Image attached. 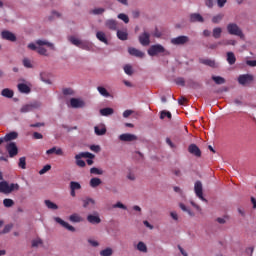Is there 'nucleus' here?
<instances>
[{
    "label": "nucleus",
    "instance_id": "obj_11",
    "mask_svg": "<svg viewBox=\"0 0 256 256\" xmlns=\"http://www.w3.org/2000/svg\"><path fill=\"white\" fill-rule=\"evenodd\" d=\"M137 139V135L131 133H124L119 136V140L124 141L125 143H131L133 141H137Z\"/></svg>",
    "mask_w": 256,
    "mask_h": 256
},
{
    "label": "nucleus",
    "instance_id": "obj_15",
    "mask_svg": "<svg viewBox=\"0 0 256 256\" xmlns=\"http://www.w3.org/2000/svg\"><path fill=\"white\" fill-rule=\"evenodd\" d=\"M54 221H56V223H59V225H61L65 229H68V231H71L72 233H74L75 227L71 226L69 223L65 222L63 219L59 217H55Z\"/></svg>",
    "mask_w": 256,
    "mask_h": 256
},
{
    "label": "nucleus",
    "instance_id": "obj_55",
    "mask_svg": "<svg viewBox=\"0 0 256 256\" xmlns=\"http://www.w3.org/2000/svg\"><path fill=\"white\" fill-rule=\"evenodd\" d=\"M12 229H13V224H7L4 227L2 233L5 235V234L9 233Z\"/></svg>",
    "mask_w": 256,
    "mask_h": 256
},
{
    "label": "nucleus",
    "instance_id": "obj_7",
    "mask_svg": "<svg viewBox=\"0 0 256 256\" xmlns=\"http://www.w3.org/2000/svg\"><path fill=\"white\" fill-rule=\"evenodd\" d=\"M194 192L196 194V196L198 197V199H201V201H204L205 203H207V199H205V197H203V183H201V181H196L194 184Z\"/></svg>",
    "mask_w": 256,
    "mask_h": 256
},
{
    "label": "nucleus",
    "instance_id": "obj_31",
    "mask_svg": "<svg viewBox=\"0 0 256 256\" xmlns=\"http://www.w3.org/2000/svg\"><path fill=\"white\" fill-rule=\"evenodd\" d=\"M199 63H201L202 65H207L208 67H215V60L200 59Z\"/></svg>",
    "mask_w": 256,
    "mask_h": 256
},
{
    "label": "nucleus",
    "instance_id": "obj_6",
    "mask_svg": "<svg viewBox=\"0 0 256 256\" xmlns=\"http://www.w3.org/2000/svg\"><path fill=\"white\" fill-rule=\"evenodd\" d=\"M40 107H41V102L33 101V102L23 105L20 109V112L30 113V111H35V109H39Z\"/></svg>",
    "mask_w": 256,
    "mask_h": 256
},
{
    "label": "nucleus",
    "instance_id": "obj_38",
    "mask_svg": "<svg viewBox=\"0 0 256 256\" xmlns=\"http://www.w3.org/2000/svg\"><path fill=\"white\" fill-rule=\"evenodd\" d=\"M70 221H72V223H81V221H83V218H81L79 214H72L70 216Z\"/></svg>",
    "mask_w": 256,
    "mask_h": 256
},
{
    "label": "nucleus",
    "instance_id": "obj_33",
    "mask_svg": "<svg viewBox=\"0 0 256 256\" xmlns=\"http://www.w3.org/2000/svg\"><path fill=\"white\" fill-rule=\"evenodd\" d=\"M221 33H223V29H221V27H216L212 31V35H213L214 39H220Z\"/></svg>",
    "mask_w": 256,
    "mask_h": 256
},
{
    "label": "nucleus",
    "instance_id": "obj_8",
    "mask_svg": "<svg viewBox=\"0 0 256 256\" xmlns=\"http://www.w3.org/2000/svg\"><path fill=\"white\" fill-rule=\"evenodd\" d=\"M138 41L143 47H147L151 44V34L149 32H143L139 35Z\"/></svg>",
    "mask_w": 256,
    "mask_h": 256
},
{
    "label": "nucleus",
    "instance_id": "obj_24",
    "mask_svg": "<svg viewBox=\"0 0 256 256\" xmlns=\"http://www.w3.org/2000/svg\"><path fill=\"white\" fill-rule=\"evenodd\" d=\"M70 105L74 109H79V107H83V101L77 99V98H71L70 99Z\"/></svg>",
    "mask_w": 256,
    "mask_h": 256
},
{
    "label": "nucleus",
    "instance_id": "obj_10",
    "mask_svg": "<svg viewBox=\"0 0 256 256\" xmlns=\"http://www.w3.org/2000/svg\"><path fill=\"white\" fill-rule=\"evenodd\" d=\"M6 150L8 151L9 157H15L19 153L17 144L15 142H10L6 145Z\"/></svg>",
    "mask_w": 256,
    "mask_h": 256
},
{
    "label": "nucleus",
    "instance_id": "obj_14",
    "mask_svg": "<svg viewBox=\"0 0 256 256\" xmlns=\"http://www.w3.org/2000/svg\"><path fill=\"white\" fill-rule=\"evenodd\" d=\"M17 137H19V134H17V132H10V133L6 134L5 137L0 138V145L2 143L8 142V141H13V140L17 139Z\"/></svg>",
    "mask_w": 256,
    "mask_h": 256
},
{
    "label": "nucleus",
    "instance_id": "obj_41",
    "mask_svg": "<svg viewBox=\"0 0 256 256\" xmlns=\"http://www.w3.org/2000/svg\"><path fill=\"white\" fill-rule=\"evenodd\" d=\"M69 41L70 43H72V45H75V47H79V45H81L82 40H79V38H76L75 36H70Z\"/></svg>",
    "mask_w": 256,
    "mask_h": 256
},
{
    "label": "nucleus",
    "instance_id": "obj_52",
    "mask_svg": "<svg viewBox=\"0 0 256 256\" xmlns=\"http://www.w3.org/2000/svg\"><path fill=\"white\" fill-rule=\"evenodd\" d=\"M47 171H51V165H49V164L45 165V166L39 171V175H45V173H47Z\"/></svg>",
    "mask_w": 256,
    "mask_h": 256
},
{
    "label": "nucleus",
    "instance_id": "obj_25",
    "mask_svg": "<svg viewBox=\"0 0 256 256\" xmlns=\"http://www.w3.org/2000/svg\"><path fill=\"white\" fill-rule=\"evenodd\" d=\"M227 62L230 64V65H235V63L237 62V58L235 57V53L233 52H227Z\"/></svg>",
    "mask_w": 256,
    "mask_h": 256
},
{
    "label": "nucleus",
    "instance_id": "obj_62",
    "mask_svg": "<svg viewBox=\"0 0 256 256\" xmlns=\"http://www.w3.org/2000/svg\"><path fill=\"white\" fill-rule=\"evenodd\" d=\"M246 65H249V67H256V60H247Z\"/></svg>",
    "mask_w": 256,
    "mask_h": 256
},
{
    "label": "nucleus",
    "instance_id": "obj_36",
    "mask_svg": "<svg viewBox=\"0 0 256 256\" xmlns=\"http://www.w3.org/2000/svg\"><path fill=\"white\" fill-rule=\"evenodd\" d=\"M45 205L48 209L57 210L59 209V206L57 204L53 203L51 200H45Z\"/></svg>",
    "mask_w": 256,
    "mask_h": 256
},
{
    "label": "nucleus",
    "instance_id": "obj_17",
    "mask_svg": "<svg viewBox=\"0 0 256 256\" xmlns=\"http://www.w3.org/2000/svg\"><path fill=\"white\" fill-rule=\"evenodd\" d=\"M191 23H204L205 19L199 13H193L190 15Z\"/></svg>",
    "mask_w": 256,
    "mask_h": 256
},
{
    "label": "nucleus",
    "instance_id": "obj_61",
    "mask_svg": "<svg viewBox=\"0 0 256 256\" xmlns=\"http://www.w3.org/2000/svg\"><path fill=\"white\" fill-rule=\"evenodd\" d=\"M176 85H181V87H185V79L177 78L176 79Z\"/></svg>",
    "mask_w": 256,
    "mask_h": 256
},
{
    "label": "nucleus",
    "instance_id": "obj_47",
    "mask_svg": "<svg viewBox=\"0 0 256 256\" xmlns=\"http://www.w3.org/2000/svg\"><path fill=\"white\" fill-rule=\"evenodd\" d=\"M18 165H19L20 169H26V167H27V162H26L25 157H21V158L19 159Z\"/></svg>",
    "mask_w": 256,
    "mask_h": 256
},
{
    "label": "nucleus",
    "instance_id": "obj_4",
    "mask_svg": "<svg viewBox=\"0 0 256 256\" xmlns=\"http://www.w3.org/2000/svg\"><path fill=\"white\" fill-rule=\"evenodd\" d=\"M159 53H163V55H171V53L165 50V47H163L161 44L152 45L148 49V55H150V57H155L159 55Z\"/></svg>",
    "mask_w": 256,
    "mask_h": 256
},
{
    "label": "nucleus",
    "instance_id": "obj_50",
    "mask_svg": "<svg viewBox=\"0 0 256 256\" xmlns=\"http://www.w3.org/2000/svg\"><path fill=\"white\" fill-rule=\"evenodd\" d=\"M165 117H167L168 119H171L172 115L171 112L169 111H161L160 113V119H165Z\"/></svg>",
    "mask_w": 256,
    "mask_h": 256
},
{
    "label": "nucleus",
    "instance_id": "obj_27",
    "mask_svg": "<svg viewBox=\"0 0 256 256\" xmlns=\"http://www.w3.org/2000/svg\"><path fill=\"white\" fill-rule=\"evenodd\" d=\"M113 113H115L113 108L100 109V114L102 115V117H109V115H113Z\"/></svg>",
    "mask_w": 256,
    "mask_h": 256
},
{
    "label": "nucleus",
    "instance_id": "obj_34",
    "mask_svg": "<svg viewBox=\"0 0 256 256\" xmlns=\"http://www.w3.org/2000/svg\"><path fill=\"white\" fill-rule=\"evenodd\" d=\"M223 17H225V14H222V13L213 16L212 23H214L216 25L221 23V21H223Z\"/></svg>",
    "mask_w": 256,
    "mask_h": 256
},
{
    "label": "nucleus",
    "instance_id": "obj_32",
    "mask_svg": "<svg viewBox=\"0 0 256 256\" xmlns=\"http://www.w3.org/2000/svg\"><path fill=\"white\" fill-rule=\"evenodd\" d=\"M97 91L102 95V97H111V94H109V91H107V89L103 86H98Z\"/></svg>",
    "mask_w": 256,
    "mask_h": 256
},
{
    "label": "nucleus",
    "instance_id": "obj_29",
    "mask_svg": "<svg viewBox=\"0 0 256 256\" xmlns=\"http://www.w3.org/2000/svg\"><path fill=\"white\" fill-rule=\"evenodd\" d=\"M18 90L20 91V93H31V88H29L27 84L24 83L18 84Z\"/></svg>",
    "mask_w": 256,
    "mask_h": 256
},
{
    "label": "nucleus",
    "instance_id": "obj_21",
    "mask_svg": "<svg viewBox=\"0 0 256 256\" xmlns=\"http://www.w3.org/2000/svg\"><path fill=\"white\" fill-rule=\"evenodd\" d=\"M94 131L98 136L105 135L107 127H105V124H100L94 127Z\"/></svg>",
    "mask_w": 256,
    "mask_h": 256
},
{
    "label": "nucleus",
    "instance_id": "obj_30",
    "mask_svg": "<svg viewBox=\"0 0 256 256\" xmlns=\"http://www.w3.org/2000/svg\"><path fill=\"white\" fill-rule=\"evenodd\" d=\"M102 181L100 178H91L90 180V187H92L93 189L99 187V185H101Z\"/></svg>",
    "mask_w": 256,
    "mask_h": 256
},
{
    "label": "nucleus",
    "instance_id": "obj_43",
    "mask_svg": "<svg viewBox=\"0 0 256 256\" xmlns=\"http://www.w3.org/2000/svg\"><path fill=\"white\" fill-rule=\"evenodd\" d=\"M101 256H111L113 255V249L105 248L104 250L100 251Z\"/></svg>",
    "mask_w": 256,
    "mask_h": 256
},
{
    "label": "nucleus",
    "instance_id": "obj_12",
    "mask_svg": "<svg viewBox=\"0 0 256 256\" xmlns=\"http://www.w3.org/2000/svg\"><path fill=\"white\" fill-rule=\"evenodd\" d=\"M1 37L2 39H4L5 41H11L12 43H14V41H17V36H15L13 34V32L8 31V30H3L1 32Z\"/></svg>",
    "mask_w": 256,
    "mask_h": 256
},
{
    "label": "nucleus",
    "instance_id": "obj_35",
    "mask_svg": "<svg viewBox=\"0 0 256 256\" xmlns=\"http://www.w3.org/2000/svg\"><path fill=\"white\" fill-rule=\"evenodd\" d=\"M136 249L140 251V253H147V245L144 242H138Z\"/></svg>",
    "mask_w": 256,
    "mask_h": 256
},
{
    "label": "nucleus",
    "instance_id": "obj_44",
    "mask_svg": "<svg viewBox=\"0 0 256 256\" xmlns=\"http://www.w3.org/2000/svg\"><path fill=\"white\" fill-rule=\"evenodd\" d=\"M83 207L87 208L89 207V205H95V200L91 199V198H86L85 200H83Z\"/></svg>",
    "mask_w": 256,
    "mask_h": 256
},
{
    "label": "nucleus",
    "instance_id": "obj_23",
    "mask_svg": "<svg viewBox=\"0 0 256 256\" xmlns=\"http://www.w3.org/2000/svg\"><path fill=\"white\" fill-rule=\"evenodd\" d=\"M2 97H6V99H13V96L15 95V92L9 88H5L1 91Z\"/></svg>",
    "mask_w": 256,
    "mask_h": 256
},
{
    "label": "nucleus",
    "instance_id": "obj_26",
    "mask_svg": "<svg viewBox=\"0 0 256 256\" xmlns=\"http://www.w3.org/2000/svg\"><path fill=\"white\" fill-rule=\"evenodd\" d=\"M117 37L120 41H127V39H129V34L127 31L117 30Z\"/></svg>",
    "mask_w": 256,
    "mask_h": 256
},
{
    "label": "nucleus",
    "instance_id": "obj_56",
    "mask_svg": "<svg viewBox=\"0 0 256 256\" xmlns=\"http://www.w3.org/2000/svg\"><path fill=\"white\" fill-rule=\"evenodd\" d=\"M114 209H124V210H127V206H125V204L121 203V202H117L115 205H114Z\"/></svg>",
    "mask_w": 256,
    "mask_h": 256
},
{
    "label": "nucleus",
    "instance_id": "obj_37",
    "mask_svg": "<svg viewBox=\"0 0 256 256\" xmlns=\"http://www.w3.org/2000/svg\"><path fill=\"white\" fill-rule=\"evenodd\" d=\"M80 49H84L85 51H89L91 49V44L87 41H81L80 45L78 46Z\"/></svg>",
    "mask_w": 256,
    "mask_h": 256
},
{
    "label": "nucleus",
    "instance_id": "obj_40",
    "mask_svg": "<svg viewBox=\"0 0 256 256\" xmlns=\"http://www.w3.org/2000/svg\"><path fill=\"white\" fill-rule=\"evenodd\" d=\"M3 205H4V207H7V208L13 207V205H15V201H13V199H11V198H5L3 200Z\"/></svg>",
    "mask_w": 256,
    "mask_h": 256
},
{
    "label": "nucleus",
    "instance_id": "obj_1",
    "mask_svg": "<svg viewBox=\"0 0 256 256\" xmlns=\"http://www.w3.org/2000/svg\"><path fill=\"white\" fill-rule=\"evenodd\" d=\"M43 45L49 47V49H52V51H55V45L47 40H36V45L34 43L28 44V49H31V51H37L39 55L47 56V49H45Z\"/></svg>",
    "mask_w": 256,
    "mask_h": 256
},
{
    "label": "nucleus",
    "instance_id": "obj_53",
    "mask_svg": "<svg viewBox=\"0 0 256 256\" xmlns=\"http://www.w3.org/2000/svg\"><path fill=\"white\" fill-rule=\"evenodd\" d=\"M62 93L63 95H75V91L72 88H64Z\"/></svg>",
    "mask_w": 256,
    "mask_h": 256
},
{
    "label": "nucleus",
    "instance_id": "obj_3",
    "mask_svg": "<svg viewBox=\"0 0 256 256\" xmlns=\"http://www.w3.org/2000/svg\"><path fill=\"white\" fill-rule=\"evenodd\" d=\"M226 29L229 35H235L236 37H240V39L245 38V34L243 33V30L235 22L229 23L226 26Z\"/></svg>",
    "mask_w": 256,
    "mask_h": 256
},
{
    "label": "nucleus",
    "instance_id": "obj_64",
    "mask_svg": "<svg viewBox=\"0 0 256 256\" xmlns=\"http://www.w3.org/2000/svg\"><path fill=\"white\" fill-rule=\"evenodd\" d=\"M213 1L214 0H205L206 7H209V9H212L213 7Z\"/></svg>",
    "mask_w": 256,
    "mask_h": 256
},
{
    "label": "nucleus",
    "instance_id": "obj_16",
    "mask_svg": "<svg viewBox=\"0 0 256 256\" xmlns=\"http://www.w3.org/2000/svg\"><path fill=\"white\" fill-rule=\"evenodd\" d=\"M119 23L117 20L109 19L105 22V26L110 29V31H117Z\"/></svg>",
    "mask_w": 256,
    "mask_h": 256
},
{
    "label": "nucleus",
    "instance_id": "obj_5",
    "mask_svg": "<svg viewBox=\"0 0 256 256\" xmlns=\"http://www.w3.org/2000/svg\"><path fill=\"white\" fill-rule=\"evenodd\" d=\"M95 159V155L91 154L90 152H81L77 155H75L76 165L78 167H85L87 164L84 160L81 159Z\"/></svg>",
    "mask_w": 256,
    "mask_h": 256
},
{
    "label": "nucleus",
    "instance_id": "obj_39",
    "mask_svg": "<svg viewBox=\"0 0 256 256\" xmlns=\"http://www.w3.org/2000/svg\"><path fill=\"white\" fill-rule=\"evenodd\" d=\"M212 79L214 80L216 85H223V84H225V78H223L221 76H212Z\"/></svg>",
    "mask_w": 256,
    "mask_h": 256
},
{
    "label": "nucleus",
    "instance_id": "obj_13",
    "mask_svg": "<svg viewBox=\"0 0 256 256\" xmlns=\"http://www.w3.org/2000/svg\"><path fill=\"white\" fill-rule=\"evenodd\" d=\"M172 45H185L189 43V38L187 36H178L171 39Z\"/></svg>",
    "mask_w": 256,
    "mask_h": 256
},
{
    "label": "nucleus",
    "instance_id": "obj_2",
    "mask_svg": "<svg viewBox=\"0 0 256 256\" xmlns=\"http://www.w3.org/2000/svg\"><path fill=\"white\" fill-rule=\"evenodd\" d=\"M20 186L17 183H11L7 181H1L0 182V193H3L4 195H9L13 193V191H19Z\"/></svg>",
    "mask_w": 256,
    "mask_h": 256
},
{
    "label": "nucleus",
    "instance_id": "obj_22",
    "mask_svg": "<svg viewBox=\"0 0 256 256\" xmlns=\"http://www.w3.org/2000/svg\"><path fill=\"white\" fill-rule=\"evenodd\" d=\"M96 37L98 41H101V43H104L105 45H109V40H107V36L105 35V32L98 31L96 33Z\"/></svg>",
    "mask_w": 256,
    "mask_h": 256
},
{
    "label": "nucleus",
    "instance_id": "obj_46",
    "mask_svg": "<svg viewBox=\"0 0 256 256\" xmlns=\"http://www.w3.org/2000/svg\"><path fill=\"white\" fill-rule=\"evenodd\" d=\"M124 73H126V75H133V67L129 64L125 65Z\"/></svg>",
    "mask_w": 256,
    "mask_h": 256
},
{
    "label": "nucleus",
    "instance_id": "obj_42",
    "mask_svg": "<svg viewBox=\"0 0 256 256\" xmlns=\"http://www.w3.org/2000/svg\"><path fill=\"white\" fill-rule=\"evenodd\" d=\"M70 189L79 191V189H81V184L79 182L72 181L70 182Z\"/></svg>",
    "mask_w": 256,
    "mask_h": 256
},
{
    "label": "nucleus",
    "instance_id": "obj_9",
    "mask_svg": "<svg viewBox=\"0 0 256 256\" xmlns=\"http://www.w3.org/2000/svg\"><path fill=\"white\" fill-rule=\"evenodd\" d=\"M239 85H251L253 83V75L251 74H242L238 77Z\"/></svg>",
    "mask_w": 256,
    "mask_h": 256
},
{
    "label": "nucleus",
    "instance_id": "obj_18",
    "mask_svg": "<svg viewBox=\"0 0 256 256\" xmlns=\"http://www.w3.org/2000/svg\"><path fill=\"white\" fill-rule=\"evenodd\" d=\"M188 151L191 155H195V157H201V149H199L196 144H191L188 147Z\"/></svg>",
    "mask_w": 256,
    "mask_h": 256
},
{
    "label": "nucleus",
    "instance_id": "obj_58",
    "mask_svg": "<svg viewBox=\"0 0 256 256\" xmlns=\"http://www.w3.org/2000/svg\"><path fill=\"white\" fill-rule=\"evenodd\" d=\"M90 149L94 152V153H99V151H101V146L99 145H91Z\"/></svg>",
    "mask_w": 256,
    "mask_h": 256
},
{
    "label": "nucleus",
    "instance_id": "obj_45",
    "mask_svg": "<svg viewBox=\"0 0 256 256\" xmlns=\"http://www.w3.org/2000/svg\"><path fill=\"white\" fill-rule=\"evenodd\" d=\"M90 173H91V175H103V170H101L97 167H93L90 169Z\"/></svg>",
    "mask_w": 256,
    "mask_h": 256
},
{
    "label": "nucleus",
    "instance_id": "obj_19",
    "mask_svg": "<svg viewBox=\"0 0 256 256\" xmlns=\"http://www.w3.org/2000/svg\"><path fill=\"white\" fill-rule=\"evenodd\" d=\"M128 53L133 57H139L140 59H143V57H145V53L136 48H129Z\"/></svg>",
    "mask_w": 256,
    "mask_h": 256
},
{
    "label": "nucleus",
    "instance_id": "obj_60",
    "mask_svg": "<svg viewBox=\"0 0 256 256\" xmlns=\"http://www.w3.org/2000/svg\"><path fill=\"white\" fill-rule=\"evenodd\" d=\"M131 115H133V110H125L123 112L124 119H127V118L131 117Z\"/></svg>",
    "mask_w": 256,
    "mask_h": 256
},
{
    "label": "nucleus",
    "instance_id": "obj_49",
    "mask_svg": "<svg viewBox=\"0 0 256 256\" xmlns=\"http://www.w3.org/2000/svg\"><path fill=\"white\" fill-rule=\"evenodd\" d=\"M218 45H237V41L231 39V40H226V41H223V42H219Z\"/></svg>",
    "mask_w": 256,
    "mask_h": 256
},
{
    "label": "nucleus",
    "instance_id": "obj_28",
    "mask_svg": "<svg viewBox=\"0 0 256 256\" xmlns=\"http://www.w3.org/2000/svg\"><path fill=\"white\" fill-rule=\"evenodd\" d=\"M55 153L56 155H63V150L61 148L52 147L51 149L46 151L47 155H53Z\"/></svg>",
    "mask_w": 256,
    "mask_h": 256
},
{
    "label": "nucleus",
    "instance_id": "obj_59",
    "mask_svg": "<svg viewBox=\"0 0 256 256\" xmlns=\"http://www.w3.org/2000/svg\"><path fill=\"white\" fill-rule=\"evenodd\" d=\"M43 241L41 239H36L32 241V247H39V245H42Z\"/></svg>",
    "mask_w": 256,
    "mask_h": 256
},
{
    "label": "nucleus",
    "instance_id": "obj_63",
    "mask_svg": "<svg viewBox=\"0 0 256 256\" xmlns=\"http://www.w3.org/2000/svg\"><path fill=\"white\" fill-rule=\"evenodd\" d=\"M33 138L34 139H43V134H41L39 132H34L33 133Z\"/></svg>",
    "mask_w": 256,
    "mask_h": 256
},
{
    "label": "nucleus",
    "instance_id": "obj_54",
    "mask_svg": "<svg viewBox=\"0 0 256 256\" xmlns=\"http://www.w3.org/2000/svg\"><path fill=\"white\" fill-rule=\"evenodd\" d=\"M179 207H180V209H181L182 211H184L185 213H188V215H193V213L191 212V210H189V209L187 208V206H185V204L180 203Z\"/></svg>",
    "mask_w": 256,
    "mask_h": 256
},
{
    "label": "nucleus",
    "instance_id": "obj_48",
    "mask_svg": "<svg viewBox=\"0 0 256 256\" xmlns=\"http://www.w3.org/2000/svg\"><path fill=\"white\" fill-rule=\"evenodd\" d=\"M23 65H24V67H26V69H32L33 68V64H31V60H29V58H24L23 59Z\"/></svg>",
    "mask_w": 256,
    "mask_h": 256
},
{
    "label": "nucleus",
    "instance_id": "obj_51",
    "mask_svg": "<svg viewBox=\"0 0 256 256\" xmlns=\"http://www.w3.org/2000/svg\"><path fill=\"white\" fill-rule=\"evenodd\" d=\"M118 19H121V21L125 23H129V16H127V14H124V13L118 14Z\"/></svg>",
    "mask_w": 256,
    "mask_h": 256
},
{
    "label": "nucleus",
    "instance_id": "obj_57",
    "mask_svg": "<svg viewBox=\"0 0 256 256\" xmlns=\"http://www.w3.org/2000/svg\"><path fill=\"white\" fill-rule=\"evenodd\" d=\"M92 13L94 15H101V14L105 13V10L103 8H96V9L92 10Z\"/></svg>",
    "mask_w": 256,
    "mask_h": 256
},
{
    "label": "nucleus",
    "instance_id": "obj_20",
    "mask_svg": "<svg viewBox=\"0 0 256 256\" xmlns=\"http://www.w3.org/2000/svg\"><path fill=\"white\" fill-rule=\"evenodd\" d=\"M87 221L92 225H99V223H101V218L98 215L90 214L87 216Z\"/></svg>",
    "mask_w": 256,
    "mask_h": 256
}]
</instances>
